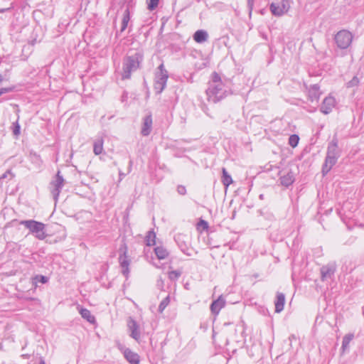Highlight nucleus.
<instances>
[{
  "mask_svg": "<svg viewBox=\"0 0 364 364\" xmlns=\"http://www.w3.org/2000/svg\"><path fill=\"white\" fill-rule=\"evenodd\" d=\"M206 95L208 100L213 103H217L228 95V91L220 75L215 72L211 75V80L206 90Z\"/></svg>",
  "mask_w": 364,
  "mask_h": 364,
  "instance_id": "obj_1",
  "label": "nucleus"
},
{
  "mask_svg": "<svg viewBox=\"0 0 364 364\" xmlns=\"http://www.w3.org/2000/svg\"><path fill=\"white\" fill-rule=\"evenodd\" d=\"M143 59L144 55L141 52H136L134 54L126 56L122 63V79H129L132 73L139 68Z\"/></svg>",
  "mask_w": 364,
  "mask_h": 364,
  "instance_id": "obj_2",
  "label": "nucleus"
},
{
  "mask_svg": "<svg viewBox=\"0 0 364 364\" xmlns=\"http://www.w3.org/2000/svg\"><path fill=\"white\" fill-rule=\"evenodd\" d=\"M340 153L341 151L338 147V141L334 139L328 146L325 163L322 168V173L323 176L326 175L336 164L337 160L340 156Z\"/></svg>",
  "mask_w": 364,
  "mask_h": 364,
  "instance_id": "obj_3",
  "label": "nucleus"
},
{
  "mask_svg": "<svg viewBox=\"0 0 364 364\" xmlns=\"http://www.w3.org/2000/svg\"><path fill=\"white\" fill-rule=\"evenodd\" d=\"M21 225L28 228L31 233L34 234L38 240H44L46 237L45 232V224L34 220H21Z\"/></svg>",
  "mask_w": 364,
  "mask_h": 364,
  "instance_id": "obj_4",
  "label": "nucleus"
},
{
  "mask_svg": "<svg viewBox=\"0 0 364 364\" xmlns=\"http://www.w3.org/2000/svg\"><path fill=\"white\" fill-rule=\"evenodd\" d=\"M159 71L156 73L154 80V90L157 94L163 92L166 86L168 78V71L165 69L164 63L158 67Z\"/></svg>",
  "mask_w": 364,
  "mask_h": 364,
  "instance_id": "obj_5",
  "label": "nucleus"
},
{
  "mask_svg": "<svg viewBox=\"0 0 364 364\" xmlns=\"http://www.w3.org/2000/svg\"><path fill=\"white\" fill-rule=\"evenodd\" d=\"M353 36L348 30H341L334 36V41L337 47L340 49L348 48L353 41Z\"/></svg>",
  "mask_w": 364,
  "mask_h": 364,
  "instance_id": "obj_6",
  "label": "nucleus"
},
{
  "mask_svg": "<svg viewBox=\"0 0 364 364\" xmlns=\"http://www.w3.org/2000/svg\"><path fill=\"white\" fill-rule=\"evenodd\" d=\"M291 4V0H282L279 3H272L269 9L274 16H281L289 11Z\"/></svg>",
  "mask_w": 364,
  "mask_h": 364,
  "instance_id": "obj_7",
  "label": "nucleus"
},
{
  "mask_svg": "<svg viewBox=\"0 0 364 364\" xmlns=\"http://www.w3.org/2000/svg\"><path fill=\"white\" fill-rule=\"evenodd\" d=\"M121 254L119 257V262L120 264V267L122 268V274L127 278L129 277V264H130V259L129 258V256L127 255V247L126 245H124L122 247L119 249Z\"/></svg>",
  "mask_w": 364,
  "mask_h": 364,
  "instance_id": "obj_8",
  "label": "nucleus"
},
{
  "mask_svg": "<svg viewBox=\"0 0 364 364\" xmlns=\"http://www.w3.org/2000/svg\"><path fill=\"white\" fill-rule=\"evenodd\" d=\"M64 186V178L58 171L56 173L55 178L50 183V192L53 195L54 200L56 201L61 191L62 188Z\"/></svg>",
  "mask_w": 364,
  "mask_h": 364,
  "instance_id": "obj_9",
  "label": "nucleus"
},
{
  "mask_svg": "<svg viewBox=\"0 0 364 364\" xmlns=\"http://www.w3.org/2000/svg\"><path fill=\"white\" fill-rule=\"evenodd\" d=\"M187 237L186 235L182 234H178L175 236V240L177 242L181 250L186 255H192V249L188 247L185 238Z\"/></svg>",
  "mask_w": 364,
  "mask_h": 364,
  "instance_id": "obj_10",
  "label": "nucleus"
},
{
  "mask_svg": "<svg viewBox=\"0 0 364 364\" xmlns=\"http://www.w3.org/2000/svg\"><path fill=\"white\" fill-rule=\"evenodd\" d=\"M335 105H336L335 98L329 95L324 98V100L321 105L320 111L325 114H328L330 112H331V111H332L333 108L335 107Z\"/></svg>",
  "mask_w": 364,
  "mask_h": 364,
  "instance_id": "obj_11",
  "label": "nucleus"
},
{
  "mask_svg": "<svg viewBox=\"0 0 364 364\" xmlns=\"http://www.w3.org/2000/svg\"><path fill=\"white\" fill-rule=\"evenodd\" d=\"M119 349L123 352L124 356L130 364H139L140 359L139 355L131 350L129 348H125L119 346Z\"/></svg>",
  "mask_w": 364,
  "mask_h": 364,
  "instance_id": "obj_12",
  "label": "nucleus"
},
{
  "mask_svg": "<svg viewBox=\"0 0 364 364\" xmlns=\"http://www.w3.org/2000/svg\"><path fill=\"white\" fill-rule=\"evenodd\" d=\"M321 95V92L320 91V87L317 84H314L310 86L309 88V100L311 102H316V104L318 102L320 96Z\"/></svg>",
  "mask_w": 364,
  "mask_h": 364,
  "instance_id": "obj_13",
  "label": "nucleus"
},
{
  "mask_svg": "<svg viewBox=\"0 0 364 364\" xmlns=\"http://www.w3.org/2000/svg\"><path fill=\"white\" fill-rule=\"evenodd\" d=\"M152 117L151 114L146 115L143 119V123L141 130V134L144 136H149L152 130Z\"/></svg>",
  "mask_w": 364,
  "mask_h": 364,
  "instance_id": "obj_14",
  "label": "nucleus"
},
{
  "mask_svg": "<svg viewBox=\"0 0 364 364\" xmlns=\"http://www.w3.org/2000/svg\"><path fill=\"white\" fill-rule=\"evenodd\" d=\"M336 271V266L333 264H328L321 268V280L325 281L331 278Z\"/></svg>",
  "mask_w": 364,
  "mask_h": 364,
  "instance_id": "obj_15",
  "label": "nucleus"
},
{
  "mask_svg": "<svg viewBox=\"0 0 364 364\" xmlns=\"http://www.w3.org/2000/svg\"><path fill=\"white\" fill-rule=\"evenodd\" d=\"M128 327L131 331L130 336L133 338L136 341H139L140 338V333L139 331V325L132 318H130Z\"/></svg>",
  "mask_w": 364,
  "mask_h": 364,
  "instance_id": "obj_16",
  "label": "nucleus"
},
{
  "mask_svg": "<svg viewBox=\"0 0 364 364\" xmlns=\"http://www.w3.org/2000/svg\"><path fill=\"white\" fill-rule=\"evenodd\" d=\"M225 301L221 296L218 299L213 301L210 305L211 312L215 315H218L222 308L225 306Z\"/></svg>",
  "mask_w": 364,
  "mask_h": 364,
  "instance_id": "obj_17",
  "label": "nucleus"
},
{
  "mask_svg": "<svg viewBox=\"0 0 364 364\" xmlns=\"http://www.w3.org/2000/svg\"><path fill=\"white\" fill-rule=\"evenodd\" d=\"M285 304V296L283 293L278 292L277 294L276 300L274 301L275 312L280 313L283 309Z\"/></svg>",
  "mask_w": 364,
  "mask_h": 364,
  "instance_id": "obj_18",
  "label": "nucleus"
},
{
  "mask_svg": "<svg viewBox=\"0 0 364 364\" xmlns=\"http://www.w3.org/2000/svg\"><path fill=\"white\" fill-rule=\"evenodd\" d=\"M193 38L196 43H203L208 38V32L205 30H198L194 33Z\"/></svg>",
  "mask_w": 364,
  "mask_h": 364,
  "instance_id": "obj_19",
  "label": "nucleus"
},
{
  "mask_svg": "<svg viewBox=\"0 0 364 364\" xmlns=\"http://www.w3.org/2000/svg\"><path fill=\"white\" fill-rule=\"evenodd\" d=\"M294 180V173L291 171H289L287 174L280 177L281 184L286 187L291 186Z\"/></svg>",
  "mask_w": 364,
  "mask_h": 364,
  "instance_id": "obj_20",
  "label": "nucleus"
},
{
  "mask_svg": "<svg viewBox=\"0 0 364 364\" xmlns=\"http://www.w3.org/2000/svg\"><path fill=\"white\" fill-rule=\"evenodd\" d=\"M130 21V11L129 8H127L124 13L122 19V26L120 32H123L128 26L129 21Z\"/></svg>",
  "mask_w": 364,
  "mask_h": 364,
  "instance_id": "obj_21",
  "label": "nucleus"
},
{
  "mask_svg": "<svg viewBox=\"0 0 364 364\" xmlns=\"http://www.w3.org/2000/svg\"><path fill=\"white\" fill-rule=\"evenodd\" d=\"M79 311L81 316L90 323H94L95 322V316L92 315L90 311H89L88 309L85 308H80Z\"/></svg>",
  "mask_w": 364,
  "mask_h": 364,
  "instance_id": "obj_22",
  "label": "nucleus"
},
{
  "mask_svg": "<svg viewBox=\"0 0 364 364\" xmlns=\"http://www.w3.org/2000/svg\"><path fill=\"white\" fill-rule=\"evenodd\" d=\"M222 172V183L224 185V186L227 188L233 182L232 178L225 168H223Z\"/></svg>",
  "mask_w": 364,
  "mask_h": 364,
  "instance_id": "obj_23",
  "label": "nucleus"
},
{
  "mask_svg": "<svg viewBox=\"0 0 364 364\" xmlns=\"http://www.w3.org/2000/svg\"><path fill=\"white\" fill-rule=\"evenodd\" d=\"M155 254L159 259H164L168 255V252L166 248L161 246L156 247L154 249Z\"/></svg>",
  "mask_w": 364,
  "mask_h": 364,
  "instance_id": "obj_24",
  "label": "nucleus"
},
{
  "mask_svg": "<svg viewBox=\"0 0 364 364\" xmlns=\"http://www.w3.org/2000/svg\"><path fill=\"white\" fill-rule=\"evenodd\" d=\"M103 151V140L102 139H97L95 141L93 145V151L95 155H100Z\"/></svg>",
  "mask_w": 364,
  "mask_h": 364,
  "instance_id": "obj_25",
  "label": "nucleus"
},
{
  "mask_svg": "<svg viewBox=\"0 0 364 364\" xmlns=\"http://www.w3.org/2000/svg\"><path fill=\"white\" fill-rule=\"evenodd\" d=\"M156 235L154 231L150 230L147 232V235L145 237V242L147 246L154 245L156 243L155 241Z\"/></svg>",
  "mask_w": 364,
  "mask_h": 364,
  "instance_id": "obj_26",
  "label": "nucleus"
},
{
  "mask_svg": "<svg viewBox=\"0 0 364 364\" xmlns=\"http://www.w3.org/2000/svg\"><path fill=\"white\" fill-rule=\"evenodd\" d=\"M353 334H347L343 337L341 346L343 352H344L348 348L349 343L353 340Z\"/></svg>",
  "mask_w": 364,
  "mask_h": 364,
  "instance_id": "obj_27",
  "label": "nucleus"
},
{
  "mask_svg": "<svg viewBox=\"0 0 364 364\" xmlns=\"http://www.w3.org/2000/svg\"><path fill=\"white\" fill-rule=\"evenodd\" d=\"M48 281V277L43 275H36L33 278V282L35 285H37L38 283L46 284Z\"/></svg>",
  "mask_w": 364,
  "mask_h": 364,
  "instance_id": "obj_28",
  "label": "nucleus"
},
{
  "mask_svg": "<svg viewBox=\"0 0 364 364\" xmlns=\"http://www.w3.org/2000/svg\"><path fill=\"white\" fill-rule=\"evenodd\" d=\"M160 0H146L147 9L149 11L155 10L159 4Z\"/></svg>",
  "mask_w": 364,
  "mask_h": 364,
  "instance_id": "obj_29",
  "label": "nucleus"
},
{
  "mask_svg": "<svg viewBox=\"0 0 364 364\" xmlns=\"http://www.w3.org/2000/svg\"><path fill=\"white\" fill-rule=\"evenodd\" d=\"M170 303V296L169 295H168L166 298H164L160 303L159 306V311L160 313H162L164 309L166 308V306L169 304Z\"/></svg>",
  "mask_w": 364,
  "mask_h": 364,
  "instance_id": "obj_30",
  "label": "nucleus"
},
{
  "mask_svg": "<svg viewBox=\"0 0 364 364\" xmlns=\"http://www.w3.org/2000/svg\"><path fill=\"white\" fill-rule=\"evenodd\" d=\"M11 129H12V132H13V134L14 135L16 136V137H18L20 134V131H21V127H20V124L18 123V119L12 124V126H11Z\"/></svg>",
  "mask_w": 364,
  "mask_h": 364,
  "instance_id": "obj_31",
  "label": "nucleus"
},
{
  "mask_svg": "<svg viewBox=\"0 0 364 364\" xmlns=\"http://www.w3.org/2000/svg\"><path fill=\"white\" fill-rule=\"evenodd\" d=\"M299 138L296 134H292L289 136V144L291 146L295 147L299 143Z\"/></svg>",
  "mask_w": 364,
  "mask_h": 364,
  "instance_id": "obj_32",
  "label": "nucleus"
},
{
  "mask_svg": "<svg viewBox=\"0 0 364 364\" xmlns=\"http://www.w3.org/2000/svg\"><path fill=\"white\" fill-rule=\"evenodd\" d=\"M169 279L173 281L178 279L181 275V272L177 270H173L168 274Z\"/></svg>",
  "mask_w": 364,
  "mask_h": 364,
  "instance_id": "obj_33",
  "label": "nucleus"
},
{
  "mask_svg": "<svg viewBox=\"0 0 364 364\" xmlns=\"http://www.w3.org/2000/svg\"><path fill=\"white\" fill-rule=\"evenodd\" d=\"M358 84H359V80L356 76H355L353 77V79L351 80H350L347 83V87H353L357 86Z\"/></svg>",
  "mask_w": 364,
  "mask_h": 364,
  "instance_id": "obj_34",
  "label": "nucleus"
},
{
  "mask_svg": "<svg viewBox=\"0 0 364 364\" xmlns=\"http://www.w3.org/2000/svg\"><path fill=\"white\" fill-rule=\"evenodd\" d=\"M177 192L178 193V194L180 195H185L186 193V187L183 186H178L177 187Z\"/></svg>",
  "mask_w": 364,
  "mask_h": 364,
  "instance_id": "obj_35",
  "label": "nucleus"
},
{
  "mask_svg": "<svg viewBox=\"0 0 364 364\" xmlns=\"http://www.w3.org/2000/svg\"><path fill=\"white\" fill-rule=\"evenodd\" d=\"M13 90L12 87H4L0 89V96L2 95L4 93H7L9 92H11Z\"/></svg>",
  "mask_w": 364,
  "mask_h": 364,
  "instance_id": "obj_36",
  "label": "nucleus"
},
{
  "mask_svg": "<svg viewBox=\"0 0 364 364\" xmlns=\"http://www.w3.org/2000/svg\"><path fill=\"white\" fill-rule=\"evenodd\" d=\"M8 175H10L11 176V178L14 177V175L12 174L11 171L10 170H8L7 171H6L1 176V179H3V178H7Z\"/></svg>",
  "mask_w": 364,
  "mask_h": 364,
  "instance_id": "obj_37",
  "label": "nucleus"
},
{
  "mask_svg": "<svg viewBox=\"0 0 364 364\" xmlns=\"http://www.w3.org/2000/svg\"><path fill=\"white\" fill-rule=\"evenodd\" d=\"M254 4V0H247L248 6L252 9Z\"/></svg>",
  "mask_w": 364,
  "mask_h": 364,
  "instance_id": "obj_38",
  "label": "nucleus"
},
{
  "mask_svg": "<svg viewBox=\"0 0 364 364\" xmlns=\"http://www.w3.org/2000/svg\"><path fill=\"white\" fill-rule=\"evenodd\" d=\"M157 282H158V285L163 286L164 282H163V280L161 278L158 280Z\"/></svg>",
  "mask_w": 364,
  "mask_h": 364,
  "instance_id": "obj_39",
  "label": "nucleus"
},
{
  "mask_svg": "<svg viewBox=\"0 0 364 364\" xmlns=\"http://www.w3.org/2000/svg\"><path fill=\"white\" fill-rule=\"evenodd\" d=\"M9 9H0V13H4V12H5L6 11H9Z\"/></svg>",
  "mask_w": 364,
  "mask_h": 364,
  "instance_id": "obj_40",
  "label": "nucleus"
},
{
  "mask_svg": "<svg viewBox=\"0 0 364 364\" xmlns=\"http://www.w3.org/2000/svg\"><path fill=\"white\" fill-rule=\"evenodd\" d=\"M201 223H203V225H205V228H207V227H208V223H207L205 221L202 220V221H201Z\"/></svg>",
  "mask_w": 364,
  "mask_h": 364,
  "instance_id": "obj_41",
  "label": "nucleus"
},
{
  "mask_svg": "<svg viewBox=\"0 0 364 364\" xmlns=\"http://www.w3.org/2000/svg\"><path fill=\"white\" fill-rule=\"evenodd\" d=\"M39 364H46L43 359H41Z\"/></svg>",
  "mask_w": 364,
  "mask_h": 364,
  "instance_id": "obj_42",
  "label": "nucleus"
},
{
  "mask_svg": "<svg viewBox=\"0 0 364 364\" xmlns=\"http://www.w3.org/2000/svg\"><path fill=\"white\" fill-rule=\"evenodd\" d=\"M4 78H3V76L1 75H0V82H1L3 81Z\"/></svg>",
  "mask_w": 364,
  "mask_h": 364,
  "instance_id": "obj_43",
  "label": "nucleus"
},
{
  "mask_svg": "<svg viewBox=\"0 0 364 364\" xmlns=\"http://www.w3.org/2000/svg\"><path fill=\"white\" fill-rule=\"evenodd\" d=\"M260 198H263V195L259 196Z\"/></svg>",
  "mask_w": 364,
  "mask_h": 364,
  "instance_id": "obj_44",
  "label": "nucleus"
}]
</instances>
